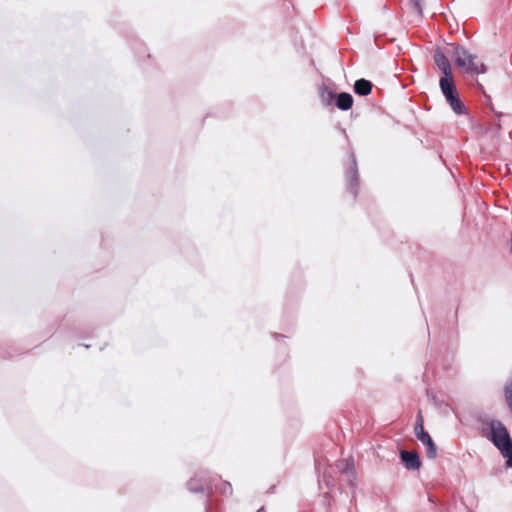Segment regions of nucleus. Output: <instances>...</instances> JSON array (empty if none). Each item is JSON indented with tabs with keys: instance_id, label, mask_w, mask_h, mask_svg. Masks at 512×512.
I'll list each match as a JSON object with an SVG mask.
<instances>
[{
	"instance_id": "423d86ee",
	"label": "nucleus",
	"mask_w": 512,
	"mask_h": 512,
	"mask_svg": "<svg viewBox=\"0 0 512 512\" xmlns=\"http://www.w3.org/2000/svg\"><path fill=\"white\" fill-rule=\"evenodd\" d=\"M372 85L365 79L357 80L354 84V90L359 95H368L371 92Z\"/></svg>"
},
{
	"instance_id": "6e6552de",
	"label": "nucleus",
	"mask_w": 512,
	"mask_h": 512,
	"mask_svg": "<svg viewBox=\"0 0 512 512\" xmlns=\"http://www.w3.org/2000/svg\"><path fill=\"white\" fill-rule=\"evenodd\" d=\"M503 392L505 402L509 410L512 412V374L508 381L505 383Z\"/></svg>"
},
{
	"instance_id": "f03ea898",
	"label": "nucleus",
	"mask_w": 512,
	"mask_h": 512,
	"mask_svg": "<svg viewBox=\"0 0 512 512\" xmlns=\"http://www.w3.org/2000/svg\"><path fill=\"white\" fill-rule=\"evenodd\" d=\"M456 67L463 73L469 75H479L487 72V66L484 61L475 53L462 46H454L449 52Z\"/></svg>"
},
{
	"instance_id": "20e7f679",
	"label": "nucleus",
	"mask_w": 512,
	"mask_h": 512,
	"mask_svg": "<svg viewBox=\"0 0 512 512\" xmlns=\"http://www.w3.org/2000/svg\"><path fill=\"white\" fill-rule=\"evenodd\" d=\"M414 431L418 440L427 447L428 457L434 459L437 455L436 446L431 436L424 429V421L422 415L418 416Z\"/></svg>"
},
{
	"instance_id": "0eeeda50",
	"label": "nucleus",
	"mask_w": 512,
	"mask_h": 512,
	"mask_svg": "<svg viewBox=\"0 0 512 512\" xmlns=\"http://www.w3.org/2000/svg\"><path fill=\"white\" fill-rule=\"evenodd\" d=\"M353 98L348 93H340L337 98V106L339 109L348 110L352 107Z\"/></svg>"
},
{
	"instance_id": "1a4fd4ad",
	"label": "nucleus",
	"mask_w": 512,
	"mask_h": 512,
	"mask_svg": "<svg viewBox=\"0 0 512 512\" xmlns=\"http://www.w3.org/2000/svg\"><path fill=\"white\" fill-rule=\"evenodd\" d=\"M503 457L507 459V466L512 467V447L508 451L501 452Z\"/></svg>"
},
{
	"instance_id": "7ed1b4c3",
	"label": "nucleus",
	"mask_w": 512,
	"mask_h": 512,
	"mask_svg": "<svg viewBox=\"0 0 512 512\" xmlns=\"http://www.w3.org/2000/svg\"><path fill=\"white\" fill-rule=\"evenodd\" d=\"M491 439L495 446L501 451H508L512 442L506 428L501 423L491 424Z\"/></svg>"
},
{
	"instance_id": "39448f33",
	"label": "nucleus",
	"mask_w": 512,
	"mask_h": 512,
	"mask_svg": "<svg viewBox=\"0 0 512 512\" xmlns=\"http://www.w3.org/2000/svg\"><path fill=\"white\" fill-rule=\"evenodd\" d=\"M401 459L407 469L417 470L420 468L421 463L416 452L402 451Z\"/></svg>"
},
{
	"instance_id": "f257e3e1",
	"label": "nucleus",
	"mask_w": 512,
	"mask_h": 512,
	"mask_svg": "<svg viewBox=\"0 0 512 512\" xmlns=\"http://www.w3.org/2000/svg\"><path fill=\"white\" fill-rule=\"evenodd\" d=\"M434 61L443 73V76L439 80V85L443 95L453 111L456 114H462L464 112V106L456 92L452 68L447 56L442 51L436 50L434 54Z\"/></svg>"
}]
</instances>
